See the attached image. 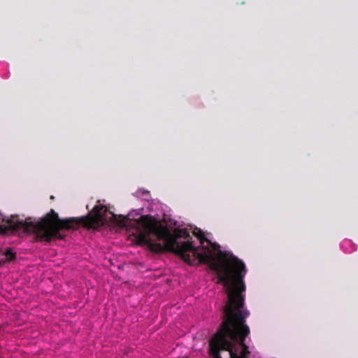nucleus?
I'll list each match as a JSON object with an SVG mask.
<instances>
[{
	"label": "nucleus",
	"instance_id": "obj_1",
	"mask_svg": "<svg viewBox=\"0 0 358 358\" xmlns=\"http://www.w3.org/2000/svg\"><path fill=\"white\" fill-rule=\"evenodd\" d=\"M137 239L141 244L146 245L150 251L160 253L164 251H171L180 256L182 259L190 265L200 264H208L210 269L215 271L218 282L223 285L228 296V289L234 286L237 289L241 287V284L236 280L238 275H243L242 282L245 286L244 278L247 273L245 263L233 254L229 256L220 252L222 259L220 262L213 261V255L209 249V245L213 250L220 248L217 243L208 240L204 232L196 227L192 233L199 239L202 248L206 252L201 253L198 248L192 245L189 234H187L186 241L178 240V236L171 234L164 225L159 224L150 215L141 216L137 221Z\"/></svg>",
	"mask_w": 358,
	"mask_h": 358
},
{
	"label": "nucleus",
	"instance_id": "obj_2",
	"mask_svg": "<svg viewBox=\"0 0 358 358\" xmlns=\"http://www.w3.org/2000/svg\"><path fill=\"white\" fill-rule=\"evenodd\" d=\"M236 282L241 284L237 289H228V299L222 307V322L217 332L209 343L210 353L213 358H247L248 347L245 343L250 329L246 324L250 312L245 308L246 286L242 282L243 275H238Z\"/></svg>",
	"mask_w": 358,
	"mask_h": 358
},
{
	"label": "nucleus",
	"instance_id": "obj_3",
	"mask_svg": "<svg viewBox=\"0 0 358 358\" xmlns=\"http://www.w3.org/2000/svg\"><path fill=\"white\" fill-rule=\"evenodd\" d=\"M107 220L120 227H124L127 225L125 217L114 214L105 206L96 205L87 215L80 217L62 219L53 209L38 222H33L30 218L20 220L17 216H13L0 225V230L3 234H8L23 229L27 233L35 234L36 238L41 241L50 242L54 239L63 240L65 236L60 233L62 230H75L80 225L94 228L96 226L103 224Z\"/></svg>",
	"mask_w": 358,
	"mask_h": 358
},
{
	"label": "nucleus",
	"instance_id": "obj_4",
	"mask_svg": "<svg viewBox=\"0 0 358 358\" xmlns=\"http://www.w3.org/2000/svg\"><path fill=\"white\" fill-rule=\"evenodd\" d=\"M3 255L6 256V259L0 262V265L3 263L10 262L15 259L16 255L15 252H13L10 248H8Z\"/></svg>",
	"mask_w": 358,
	"mask_h": 358
},
{
	"label": "nucleus",
	"instance_id": "obj_5",
	"mask_svg": "<svg viewBox=\"0 0 358 358\" xmlns=\"http://www.w3.org/2000/svg\"><path fill=\"white\" fill-rule=\"evenodd\" d=\"M50 199H54V196H50Z\"/></svg>",
	"mask_w": 358,
	"mask_h": 358
}]
</instances>
